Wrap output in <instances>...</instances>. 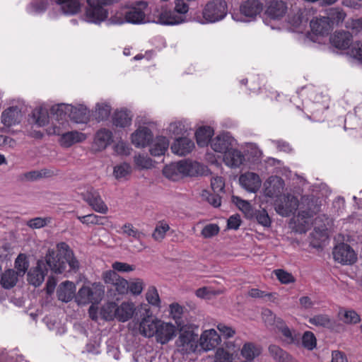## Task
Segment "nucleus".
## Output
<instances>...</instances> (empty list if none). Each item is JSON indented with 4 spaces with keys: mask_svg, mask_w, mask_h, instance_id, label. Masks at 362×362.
Wrapping results in <instances>:
<instances>
[{
    "mask_svg": "<svg viewBox=\"0 0 362 362\" xmlns=\"http://www.w3.org/2000/svg\"><path fill=\"white\" fill-rule=\"evenodd\" d=\"M194 148V141L187 137L177 138L171 145V151L178 156H186Z\"/></svg>",
    "mask_w": 362,
    "mask_h": 362,
    "instance_id": "nucleus-21",
    "label": "nucleus"
},
{
    "mask_svg": "<svg viewBox=\"0 0 362 362\" xmlns=\"http://www.w3.org/2000/svg\"><path fill=\"white\" fill-rule=\"evenodd\" d=\"M199 335L192 330L180 329V335L176 341L177 350L182 354L195 352L198 347Z\"/></svg>",
    "mask_w": 362,
    "mask_h": 362,
    "instance_id": "nucleus-6",
    "label": "nucleus"
},
{
    "mask_svg": "<svg viewBox=\"0 0 362 362\" xmlns=\"http://www.w3.org/2000/svg\"><path fill=\"white\" fill-rule=\"evenodd\" d=\"M303 346L309 350H313L317 345V339L315 334L310 331H306L302 336Z\"/></svg>",
    "mask_w": 362,
    "mask_h": 362,
    "instance_id": "nucleus-45",
    "label": "nucleus"
},
{
    "mask_svg": "<svg viewBox=\"0 0 362 362\" xmlns=\"http://www.w3.org/2000/svg\"><path fill=\"white\" fill-rule=\"evenodd\" d=\"M61 6V10L65 15L73 16L81 8L83 0H55ZM118 0H86L88 7L86 11L87 22L100 23L107 19L108 12L103 6L111 4Z\"/></svg>",
    "mask_w": 362,
    "mask_h": 362,
    "instance_id": "nucleus-2",
    "label": "nucleus"
},
{
    "mask_svg": "<svg viewBox=\"0 0 362 362\" xmlns=\"http://www.w3.org/2000/svg\"><path fill=\"white\" fill-rule=\"evenodd\" d=\"M134 162L138 167H140L141 168L148 169L153 166L152 159L148 156H144L142 155L135 156Z\"/></svg>",
    "mask_w": 362,
    "mask_h": 362,
    "instance_id": "nucleus-54",
    "label": "nucleus"
},
{
    "mask_svg": "<svg viewBox=\"0 0 362 362\" xmlns=\"http://www.w3.org/2000/svg\"><path fill=\"white\" fill-rule=\"evenodd\" d=\"M350 55L362 63V43H354L351 49Z\"/></svg>",
    "mask_w": 362,
    "mask_h": 362,
    "instance_id": "nucleus-64",
    "label": "nucleus"
},
{
    "mask_svg": "<svg viewBox=\"0 0 362 362\" xmlns=\"http://www.w3.org/2000/svg\"><path fill=\"white\" fill-rule=\"evenodd\" d=\"M274 274L281 284H288L295 281V278L292 274L284 269H276L274 270Z\"/></svg>",
    "mask_w": 362,
    "mask_h": 362,
    "instance_id": "nucleus-49",
    "label": "nucleus"
},
{
    "mask_svg": "<svg viewBox=\"0 0 362 362\" xmlns=\"http://www.w3.org/2000/svg\"><path fill=\"white\" fill-rule=\"evenodd\" d=\"M169 131L175 135L183 134L187 131L185 124L182 122H175L170 123Z\"/></svg>",
    "mask_w": 362,
    "mask_h": 362,
    "instance_id": "nucleus-60",
    "label": "nucleus"
},
{
    "mask_svg": "<svg viewBox=\"0 0 362 362\" xmlns=\"http://www.w3.org/2000/svg\"><path fill=\"white\" fill-rule=\"evenodd\" d=\"M45 172L44 170H33L22 175V180L25 181H37L44 177Z\"/></svg>",
    "mask_w": 362,
    "mask_h": 362,
    "instance_id": "nucleus-55",
    "label": "nucleus"
},
{
    "mask_svg": "<svg viewBox=\"0 0 362 362\" xmlns=\"http://www.w3.org/2000/svg\"><path fill=\"white\" fill-rule=\"evenodd\" d=\"M100 315L106 321L117 319V303L115 302H107L100 310Z\"/></svg>",
    "mask_w": 362,
    "mask_h": 362,
    "instance_id": "nucleus-40",
    "label": "nucleus"
},
{
    "mask_svg": "<svg viewBox=\"0 0 362 362\" xmlns=\"http://www.w3.org/2000/svg\"><path fill=\"white\" fill-rule=\"evenodd\" d=\"M309 323L317 327H322L327 329H333L334 322L327 315H315L308 320Z\"/></svg>",
    "mask_w": 362,
    "mask_h": 362,
    "instance_id": "nucleus-34",
    "label": "nucleus"
},
{
    "mask_svg": "<svg viewBox=\"0 0 362 362\" xmlns=\"http://www.w3.org/2000/svg\"><path fill=\"white\" fill-rule=\"evenodd\" d=\"M226 164L231 168L240 167L245 161V156L242 152L232 146L227 153L223 155Z\"/></svg>",
    "mask_w": 362,
    "mask_h": 362,
    "instance_id": "nucleus-26",
    "label": "nucleus"
},
{
    "mask_svg": "<svg viewBox=\"0 0 362 362\" xmlns=\"http://www.w3.org/2000/svg\"><path fill=\"white\" fill-rule=\"evenodd\" d=\"M158 321L157 320L154 321L149 318H144L140 322L139 329L145 337H151L156 334L155 329H157V327H158Z\"/></svg>",
    "mask_w": 362,
    "mask_h": 362,
    "instance_id": "nucleus-37",
    "label": "nucleus"
},
{
    "mask_svg": "<svg viewBox=\"0 0 362 362\" xmlns=\"http://www.w3.org/2000/svg\"><path fill=\"white\" fill-rule=\"evenodd\" d=\"M112 267L113 269L112 271L120 272H129L134 269V267L133 265H130L127 263L121 262H114L112 265Z\"/></svg>",
    "mask_w": 362,
    "mask_h": 362,
    "instance_id": "nucleus-61",
    "label": "nucleus"
},
{
    "mask_svg": "<svg viewBox=\"0 0 362 362\" xmlns=\"http://www.w3.org/2000/svg\"><path fill=\"white\" fill-rule=\"evenodd\" d=\"M299 204L298 199L294 195L284 194L275 202V210L281 216L288 217L296 213Z\"/></svg>",
    "mask_w": 362,
    "mask_h": 362,
    "instance_id": "nucleus-7",
    "label": "nucleus"
},
{
    "mask_svg": "<svg viewBox=\"0 0 362 362\" xmlns=\"http://www.w3.org/2000/svg\"><path fill=\"white\" fill-rule=\"evenodd\" d=\"M235 140L230 136V133H223L210 141L211 148L217 153L225 154L234 146Z\"/></svg>",
    "mask_w": 362,
    "mask_h": 362,
    "instance_id": "nucleus-15",
    "label": "nucleus"
},
{
    "mask_svg": "<svg viewBox=\"0 0 362 362\" xmlns=\"http://www.w3.org/2000/svg\"><path fill=\"white\" fill-rule=\"evenodd\" d=\"M163 173L167 178L173 181L182 178L177 162L166 165L163 170Z\"/></svg>",
    "mask_w": 362,
    "mask_h": 362,
    "instance_id": "nucleus-42",
    "label": "nucleus"
},
{
    "mask_svg": "<svg viewBox=\"0 0 362 362\" xmlns=\"http://www.w3.org/2000/svg\"><path fill=\"white\" fill-rule=\"evenodd\" d=\"M325 14L316 16L310 23L311 30L315 35H329L334 27L341 23L346 16L340 8L327 9Z\"/></svg>",
    "mask_w": 362,
    "mask_h": 362,
    "instance_id": "nucleus-3",
    "label": "nucleus"
},
{
    "mask_svg": "<svg viewBox=\"0 0 362 362\" xmlns=\"http://www.w3.org/2000/svg\"><path fill=\"white\" fill-rule=\"evenodd\" d=\"M83 199L96 212L105 214L108 207L103 202L99 192L93 187H89L82 193Z\"/></svg>",
    "mask_w": 362,
    "mask_h": 362,
    "instance_id": "nucleus-10",
    "label": "nucleus"
},
{
    "mask_svg": "<svg viewBox=\"0 0 362 362\" xmlns=\"http://www.w3.org/2000/svg\"><path fill=\"white\" fill-rule=\"evenodd\" d=\"M108 22L110 24H122L124 22L132 24H141L145 22V13L140 8L132 7L125 12L124 18L112 16Z\"/></svg>",
    "mask_w": 362,
    "mask_h": 362,
    "instance_id": "nucleus-9",
    "label": "nucleus"
},
{
    "mask_svg": "<svg viewBox=\"0 0 362 362\" xmlns=\"http://www.w3.org/2000/svg\"><path fill=\"white\" fill-rule=\"evenodd\" d=\"M361 321L359 315L354 310L346 311L344 315V322L346 324H357Z\"/></svg>",
    "mask_w": 362,
    "mask_h": 362,
    "instance_id": "nucleus-56",
    "label": "nucleus"
},
{
    "mask_svg": "<svg viewBox=\"0 0 362 362\" xmlns=\"http://www.w3.org/2000/svg\"><path fill=\"white\" fill-rule=\"evenodd\" d=\"M103 280L105 284H112L119 295L127 294L129 291V282L115 271L105 272L103 274Z\"/></svg>",
    "mask_w": 362,
    "mask_h": 362,
    "instance_id": "nucleus-12",
    "label": "nucleus"
},
{
    "mask_svg": "<svg viewBox=\"0 0 362 362\" xmlns=\"http://www.w3.org/2000/svg\"><path fill=\"white\" fill-rule=\"evenodd\" d=\"M148 303L152 305L158 306L160 304V298L158 291L155 286H150L146 294Z\"/></svg>",
    "mask_w": 362,
    "mask_h": 362,
    "instance_id": "nucleus-52",
    "label": "nucleus"
},
{
    "mask_svg": "<svg viewBox=\"0 0 362 362\" xmlns=\"http://www.w3.org/2000/svg\"><path fill=\"white\" fill-rule=\"evenodd\" d=\"M232 202L243 211H249L251 209L250 204L245 200L242 199L238 196H232Z\"/></svg>",
    "mask_w": 362,
    "mask_h": 362,
    "instance_id": "nucleus-57",
    "label": "nucleus"
},
{
    "mask_svg": "<svg viewBox=\"0 0 362 362\" xmlns=\"http://www.w3.org/2000/svg\"><path fill=\"white\" fill-rule=\"evenodd\" d=\"M287 12V3L283 0H269L266 4L264 14L270 20L280 21Z\"/></svg>",
    "mask_w": 362,
    "mask_h": 362,
    "instance_id": "nucleus-11",
    "label": "nucleus"
},
{
    "mask_svg": "<svg viewBox=\"0 0 362 362\" xmlns=\"http://www.w3.org/2000/svg\"><path fill=\"white\" fill-rule=\"evenodd\" d=\"M214 134V129L209 126H203L197 129L195 138L199 147L207 146Z\"/></svg>",
    "mask_w": 362,
    "mask_h": 362,
    "instance_id": "nucleus-30",
    "label": "nucleus"
},
{
    "mask_svg": "<svg viewBox=\"0 0 362 362\" xmlns=\"http://www.w3.org/2000/svg\"><path fill=\"white\" fill-rule=\"evenodd\" d=\"M353 37L351 33L349 31H338L335 32L334 34L330 37V42L332 45L339 49H346L350 48L349 52L352 46Z\"/></svg>",
    "mask_w": 362,
    "mask_h": 362,
    "instance_id": "nucleus-18",
    "label": "nucleus"
},
{
    "mask_svg": "<svg viewBox=\"0 0 362 362\" xmlns=\"http://www.w3.org/2000/svg\"><path fill=\"white\" fill-rule=\"evenodd\" d=\"M254 216L257 223L262 226L269 227L271 226L272 220L266 209L256 210Z\"/></svg>",
    "mask_w": 362,
    "mask_h": 362,
    "instance_id": "nucleus-46",
    "label": "nucleus"
},
{
    "mask_svg": "<svg viewBox=\"0 0 362 362\" xmlns=\"http://www.w3.org/2000/svg\"><path fill=\"white\" fill-rule=\"evenodd\" d=\"M261 351L260 346L252 342H247L241 349V355L247 361H252L260 355Z\"/></svg>",
    "mask_w": 362,
    "mask_h": 362,
    "instance_id": "nucleus-36",
    "label": "nucleus"
},
{
    "mask_svg": "<svg viewBox=\"0 0 362 362\" xmlns=\"http://www.w3.org/2000/svg\"><path fill=\"white\" fill-rule=\"evenodd\" d=\"M112 124L117 127L124 128L132 123V115L127 109L117 110L112 117Z\"/></svg>",
    "mask_w": 362,
    "mask_h": 362,
    "instance_id": "nucleus-28",
    "label": "nucleus"
},
{
    "mask_svg": "<svg viewBox=\"0 0 362 362\" xmlns=\"http://www.w3.org/2000/svg\"><path fill=\"white\" fill-rule=\"evenodd\" d=\"M47 266L53 273L64 274V276H67L68 273L76 274L80 269V263L74 251L64 242L57 243L55 250H48Z\"/></svg>",
    "mask_w": 362,
    "mask_h": 362,
    "instance_id": "nucleus-1",
    "label": "nucleus"
},
{
    "mask_svg": "<svg viewBox=\"0 0 362 362\" xmlns=\"http://www.w3.org/2000/svg\"><path fill=\"white\" fill-rule=\"evenodd\" d=\"M272 143L276 146L277 149L280 151H284L287 153H290L293 151V148L291 144L284 140H274Z\"/></svg>",
    "mask_w": 362,
    "mask_h": 362,
    "instance_id": "nucleus-63",
    "label": "nucleus"
},
{
    "mask_svg": "<svg viewBox=\"0 0 362 362\" xmlns=\"http://www.w3.org/2000/svg\"><path fill=\"white\" fill-rule=\"evenodd\" d=\"M122 230L124 234L136 240H140L144 236V233L134 228L133 225L129 223H125L122 226Z\"/></svg>",
    "mask_w": 362,
    "mask_h": 362,
    "instance_id": "nucleus-53",
    "label": "nucleus"
},
{
    "mask_svg": "<svg viewBox=\"0 0 362 362\" xmlns=\"http://www.w3.org/2000/svg\"><path fill=\"white\" fill-rule=\"evenodd\" d=\"M336 261L346 264H354L356 259V254L348 244L341 243L336 246L333 251Z\"/></svg>",
    "mask_w": 362,
    "mask_h": 362,
    "instance_id": "nucleus-14",
    "label": "nucleus"
},
{
    "mask_svg": "<svg viewBox=\"0 0 362 362\" xmlns=\"http://www.w3.org/2000/svg\"><path fill=\"white\" fill-rule=\"evenodd\" d=\"M199 339V346L205 351L215 349L221 342L220 335L213 329L204 331Z\"/></svg>",
    "mask_w": 362,
    "mask_h": 362,
    "instance_id": "nucleus-17",
    "label": "nucleus"
},
{
    "mask_svg": "<svg viewBox=\"0 0 362 362\" xmlns=\"http://www.w3.org/2000/svg\"><path fill=\"white\" fill-rule=\"evenodd\" d=\"M264 5L260 0H242L238 11L231 13L235 21L250 22L255 21L263 11Z\"/></svg>",
    "mask_w": 362,
    "mask_h": 362,
    "instance_id": "nucleus-4",
    "label": "nucleus"
},
{
    "mask_svg": "<svg viewBox=\"0 0 362 362\" xmlns=\"http://www.w3.org/2000/svg\"><path fill=\"white\" fill-rule=\"evenodd\" d=\"M132 173V167L127 163H123L114 167L113 174L117 180L126 179Z\"/></svg>",
    "mask_w": 362,
    "mask_h": 362,
    "instance_id": "nucleus-43",
    "label": "nucleus"
},
{
    "mask_svg": "<svg viewBox=\"0 0 362 362\" xmlns=\"http://www.w3.org/2000/svg\"><path fill=\"white\" fill-rule=\"evenodd\" d=\"M112 111L110 105L107 103H98L95 105V117L98 122L108 119Z\"/></svg>",
    "mask_w": 362,
    "mask_h": 362,
    "instance_id": "nucleus-39",
    "label": "nucleus"
},
{
    "mask_svg": "<svg viewBox=\"0 0 362 362\" xmlns=\"http://www.w3.org/2000/svg\"><path fill=\"white\" fill-rule=\"evenodd\" d=\"M170 229V226L168 223L160 222L158 225L156 226L153 233V238L154 240L159 241L163 240L165 236L167 231H168Z\"/></svg>",
    "mask_w": 362,
    "mask_h": 362,
    "instance_id": "nucleus-48",
    "label": "nucleus"
},
{
    "mask_svg": "<svg viewBox=\"0 0 362 362\" xmlns=\"http://www.w3.org/2000/svg\"><path fill=\"white\" fill-rule=\"evenodd\" d=\"M29 267L26 261V257L23 254H20L15 261V268L20 276H23Z\"/></svg>",
    "mask_w": 362,
    "mask_h": 362,
    "instance_id": "nucleus-47",
    "label": "nucleus"
},
{
    "mask_svg": "<svg viewBox=\"0 0 362 362\" xmlns=\"http://www.w3.org/2000/svg\"><path fill=\"white\" fill-rule=\"evenodd\" d=\"M168 140L165 136H158L149 149L150 153L153 156H163L168 150Z\"/></svg>",
    "mask_w": 362,
    "mask_h": 362,
    "instance_id": "nucleus-33",
    "label": "nucleus"
},
{
    "mask_svg": "<svg viewBox=\"0 0 362 362\" xmlns=\"http://www.w3.org/2000/svg\"><path fill=\"white\" fill-rule=\"evenodd\" d=\"M28 122L33 129L30 133V136L35 139H41L43 136V132L37 131L36 129L43 127L45 125V114L43 107L40 106L33 110L29 117Z\"/></svg>",
    "mask_w": 362,
    "mask_h": 362,
    "instance_id": "nucleus-13",
    "label": "nucleus"
},
{
    "mask_svg": "<svg viewBox=\"0 0 362 362\" xmlns=\"http://www.w3.org/2000/svg\"><path fill=\"white\" fill-rule=\"evenodd\" d=\"M240 185L250 192H256L261 185V180L257 173L248 172L241 175L239 178Z\"/></svg>",
    "mask_w": 362,
    "mask_h": 362,
    "instance_id": "nucleus-23",
    "label": "nucleus"
},
{
    "mask_svg": "<svg viewBox=\"0 0 362 362\" xmlns=\"http://www.w3.org/2000/svg\"><path fill=\"white\" fill-rule=\"evenodd\" d=\"M215 362H231L230 354L223 348H218L215 354Z\"/></svg>",
    "mask_w": 362,
    "mask_h": 362,
    "instance_id": "nucleus-59",
    "label": "nucleus"
},
{
    "mask_svg": "<svg viewBox=\"0 0 362 362\" xmlns=\"http://www.w3.org/2000/svg\"><path fill=\"white\" fill-rule=\"evenodd\" d=\"M45 279V274L40 267V264L28 273V282L35 286V287L39 286Z\"/></svg>",
    "mask_w": 362,
    "mask_h": 362,
    "instance_id": "nucleus-38",
    "label": "nucleus"
},
{
    "mask_svg": "<svg viewBox=\"0 0 362 362\" xmlns=\"http://www.w3.org/2000/svg\"><path fill=\"white\" fill-rule=\"evenodd\" d=\"M155 331L158 340L164 344L175 337L176 328L172 323L158 321V327Z\"/></svg>",
    "mask_w": 362,
    "mask_h": 362,
    "instance_id": "nucleus-22",
    "label": "nucleus"
},
{
    "mask_svg": "<svg viewBox=\"0 0 362 362\" xmlns=\"http://www.w3.org/2000/svg\"><path fill=\"white\" fill-rule=\"evenodd\" d=\"M53 133L60 136L59 143L64 148L71 147L72 145L82 142L86 139L83 133L78 131L63 132L60 127H57L56 124L54 126Z\"/></svg>",
    "mask_w": 362,
    "mask_h": 362,
    "instance_id": "nucleus-8",
    "label": "nucleus"
},
{
    "mask_svg": "<svg viewBox=\"0 0 362 362\" xmlns=\"http://www.w3.org/2000/svg\"><path fill=\"white\" fill-rule=\"evenodd\" d=\"M86 221V225H104L106 221V218L94 214H90L87 215Z\"/></svg>",
    "mask_w": 362,
    "mask_h": 362,
    "instance_id": "nucleus-62",
    "label": "nucleus"
},
{
    "mask_svg": "<svg viewBox=\"0 0 362 362\" xmlns=\"http://www.w3.org/2000/svg\"><path fill=\"white\" fill-rule=\"evenodd\" d=\"M104 296V290L100 286L90 288V303L98 304L100 302Z\"/></svg>",
    "mask_w": 362,
    "mask_h": 362,
    "instance_id": "nucleus-51",
    "label": "nucleus"
},
{
    "mask_svg": "<svg viewBox=\"0 0 362 362\" xmlns=\"http://www.w3.org/2000/svg\"><path fill=\"white\" fill-rule=\"evenodd\" d=\"M69 108V118L76 123H86L88 120V108L80 105L78 107H74L71 105L68 106Z\"/></svg>",
    "mask_w": 362,
    "mask_h": 362,
    "instance_id": "nucleus-27",
    "label": "nucleus"
},
{
    "mask_svg": "<svg viewBox=\"0 0 362 362\" xmlns=\"http://www.w3.org/2000/svg\"><path fill=\"white\" fill-rule=\"evenodd\" d=\"M112 141V133L110 130L103 128L99 129L95 136L94 144L98 150L105 149Z\"/></svg>",
    "mask_w": 362,
    "mask_h": 362,
    "instance_id": "nucleus-29",
    "label": "nucleus"
},
{
    "mask_svg": "<svg viewBox=\"0 0 362 362\" xmlns=\"http://www.w3.org/2000/svg\"><path fill=\"white\" fill-rule=\"evenodd\" d=\"M21 118V110L17 106H11L2 112L1 121L4 126L10 127L20 123Z\"/></svg>",
    "mask_w": 362,
    "mask_h": 362,
    "instance_id": "nucleus-19",
    "label": "nucleus"
},
{
    "mask_svg": "<svg viewBox=\"0 0 362 362\" xmlns=\"http://www.w3.org/2000/svg\"><path fill=\"white\" fill-rule=\"evenodd\" d=\"M177 163L182 177L184 176H197L200 174L199 168L201 165L198 162L183 160L177 162Z\"/></svg>",
    "mask_w": 362,
    "mask_h": 362,
    "instance_id": "nucleus-25",
    "label": "nucleus"
},
{
    "mask_svg": "<svg viewBox=\"0 0 362 362\" xmlns=\"http://www.w3.org/2000/svg\"><path fill=\"white\" fill-rule=\"evenodd\" d=\"M131 138L136 147H145L153 141V135L148 127H140L132 134Z\"/></svg>",
    "mask_w": 362,
    "mask_h": 362,
    "instance_id": "nucleus-16",
    "label": "nucleus"
},
{
    "mask_svg": "<svg viewBox=\"0 0 362 362\" xmlns=\"http://www.w3.org/2000/svg\"><path fill=\"white\" fill-rule=\"evenodd\" d=\"M134 312L133 303L123 302L120 305H117V320L119 322H127L132 317Z\"/></svg>",
    "mask_w": 362,
    "mask_h": 362,
    "instance_id": "nucleus-32",
    "label": "nucleus"
},
{
    "mask_svg": "<svg viewBox=\"0 0 362 362\" xmlns=\"http://www.w3.org/2000/svg\"><path fill=\"white\" fill-rule=\"evenodd\" d=\"M265 194L270 198L280 197L284 188V180L278 176L271 177L267 182Z\"/></svg>",
    "mask_w": 362,
    "mask_h": 362,
    "instance_id": "nucleus-24",
    "label": "nucleus"
},
{
    "mask_svg": "<svg viewBox=\"0 0 362 362\" xmlns=\"http://www.w3.org/2000/svg\"><path fill=\"white\" fill-rule=\"evenodd\" d=\"M211 188L215 193L223 192L225 187V182L221 177H216L211 180Z\"/></svg>",
    "mask_w": 362,
    "mask_h": 362,
    "instance_id": "nucleus-58",
    "label": "nucleus"
},
{
    "mask_svg": "<svg viewBox=\"0 0 362 362\" xmlns=\"http://www.w3.org/2000/svg\"><path fill=\"white\" fill-rule=\"evenodd\" d=\"M20 276L13 269H7L1 275V284L3 288L9 289L13 288L18 281V276Z\"/></svg>",
    "mask_w": 362,
    "mask_h": 362,
    "instance_id": "nucleus-35",
    "label": "nucleus"
},
{
    "mask_svg": "<svg viewBox=\"0 0 362 362\" xmlns=\"http://www.w3.org/2000/svg\"><path fill=\"white\" fill-rule=\"evenodd\" d=\"M269 351L270 354L278 362H291V357L285 351H284L279 346L272 344L269 346Z\"/></svg>",
    "mask_w": 362,
    "mask_h": 362,
    "instance_id": "nucleus-41",
    "label": "nucleus"
},
{
    "mask_svg": "<svg viewBox=\"0 0 362 362\" xmlns=\"http://www.w3.org/2000/svg\"><path fill=\"white\" fill-rule=\"evenodd\" d=\"M69 104H57L52 105L50 108L49 114L52 117L58 121L59 124H64V122H68L67 118H69V108H68Z\"/></svg>",
    "mask_w": 362,
    "mask_h": 362,
    "instance_id": "nucleus-31",
    "label": "nucleus"
},
{
    "mask_svg": "<svg viewBox=\"0 0 362 362\" xmlns=\"http://www.w3.org/2000/svg\"><path fill=\"white\" fill-rule=\"evenodd\" d=\"M220 230L219 226L216 223H209L206 225L202 230L201 235L204 238H211L216 235Z\"/></svg>",
    "mask_w": 362,
    "mask_h": 362,
    "instance_id": "nucleus-50",
    "label": "nucleus"
},
{
    "mask_svg": "<svg viewBox=\"0 0 362 362\" xmlns=\"http://www.w3.org/2000/svg\"><path fill=\"white\" fill-rule=\"evenodd\" d=\"M228 13V4L225 0H210L202 10L206 23H214L223 20Z\"/></svg>",
    "mask_w": 362,
    "mask_h": 362,
    "instance_id": "nucleus-5",
    "label": "nucleus"
},
{
    "mask_svg": "<svg viewBox=\"0 0 362 362\" xmlns=\"http://www.w3.org/2000/svg\"><path fill=\"white\" fill-rule=\"evenodd\" d=\"M90 288L88 286H83L79 288L77 293H76L75 301L79 305L90 303Z\"/></svg>",
    "mask_w": 362,
    "mask_h": 362,
    "instance_id": "nucleus-44",
    "label": "nucleus"
},
{
    "mask_svg": "<svg viewBox=\"0 0 362 362\" xmlns=\"http://www.w3.org/2000/svg\"><path fill=\"white\" fill-rule=\"evenodd\" d=\"M76 284L70 281L61 283L57 288L56 294L59 300L64 303L70 302L76 296Z\"/></svg>",
    "mask_w": 362,
    "mask_h": 362,
    "instance_id": "nucleus-20",
    "label": "nucleus"
}]
</instances>
